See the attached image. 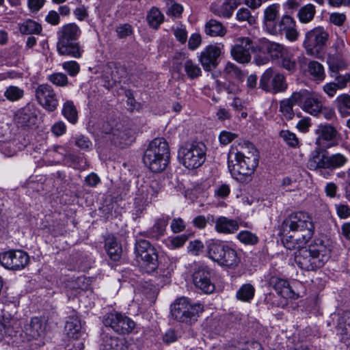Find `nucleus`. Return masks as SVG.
<instances>
[{"instance_id":"f257e3e1","label":"nucleus","mask_w":350,"mask_h":350,"mask_svg":"<svg viewBox=\"0 0 350 350\" xmlns=\"http://www.w3.org/2000/svg\"><path fill=\"white\" fill-rule=\"evenodd\" d=\"M332 241L325 237L316 239L308 247H301L295 253L298 267L307 271H315L323 267L331 256Z\"/></svg>"},{"instance_id":"f03ea898","label":"nucleus","mask_w":350,"mask_h":350,"mask_svg":"<svg viewBox=\"0 0 350 350\" xmlns=\"http://www.w3.org/2000/svg\"><path fill=\"white\" fill-rule=\"evenodd\" d=\"M240 149L232 148L230 152L234 154V160H228L229 171L233 178L244 181L254 174L259 161V153L254 146L248 141L239 144Z\"/></svg>"},{"instance_id":"7ed1b4c3","label":"nucleus","mask_w":350,"mask_h":350,"mask_svg":"<svg viewBox=\"0 0 350 350\" xmlns=\"http://www.w3.org/2000/svg\"><path fill=\"white\" fill-rule=\"evenodd\" d=\"M314 224L311 220H284L280 228V233L286 235L282 239L284 246L288 250L296 248V241L302 239L306 243L312 237Z\"/></svg>"},{"instance_id":"20e7f679","label":"nucleus","mask_w":350,"mask_h":350,"mask_svg":"<svg viewBox=\"0 0 350 350\" xmlns=\"http://www.w3.org/2000/svg\"><path fill=\"white\" fill-rule=\"evenodd\" d=\"M170 148L163 137L154 139L146 150L143 161L150 171L159 173L164 170L170 161Z\"/></svg>"},{"instance_id":"39448f33","label":"nucleus","mask_w":350,"mask_h":350,"mask_svg":"<svg viewBox=\"0 0 350 350\" xmlns=\"http://www.w3.org/2000/svg\"><path fill=\"white\" fill-rule=\"evenodd\" d=\"M81 33L80 28L75 23H68L63 25L57 31V51L59 54L79 58L83 50L76 41Z\"/></svg>"},{"instance_id":"423d86ee","label":"nucleus","mask_w":350,"mask_h":350,"mask_svg":"<svg viewBox=\"0 0 350 350\" xmlns=\"http://www.w3.org/2000/svg\"><path fill=\"white\" fill-rule=\"evenodd\" d=\"M348 161L347 155L339 152L329 154L325 148L319 146L310 153L307 167L312 171L333 170L345 166Z\"/></svg>"},{"instance_id":"0eeeda50","label":"nucleus","mask_w":350,"mask_h":350,"mask_svg":"<svg viewBox=\"0 0 350 350\" xmlns=\"http://www.w3.org/2000/svg\"><path fill=\"white\" fill-rule=\"evenodd\" d=\"M206 250L208 258L221 267L232 269L237 267L241 261L237 250L221 241H207Z\"/></svg>"},{"instance_id":"6e6552de","label":"nucleus","mask_w":350,"mask_h":350,"mask_svg":"<svg viewBox=\"0 0 350 350\" xmlns=\"http://www.w3.org/2000/svg\"><path fill=\"white\" fill-rule=\"evenodd\" d=\"M206 146L202 142L193 141L185 143L178 150V158L187 169L200 167L206 160Z\"/></svg>"},{"instance_id":"1a4fd4ad","label":"nucleus","mask_w":350,"mask_h":350,"mask_svg":"<svg viewBox=\"0 0 350 350\" xmlns=\"http://www.w3.org/2000/svg\"><path fill=\"white\" fill-rule=\"evenodd\" d=\"M204 310L201 304H191L187 298L177 299L172 306V316L180 322L192 323Z\"/></svg>"},{"instance_id":"9d476101","label":"nucleus","mask_w":350,"mask_h":350,"mask_svg":"<svg viewBox=\"0 0 350 350\" xmlns=\"http://www.w3.org/2000/svg\"><path fill=\"white\" fill-rule=\"evenodd\" d=\"M103 131L111 134V141L117 146L124 147L132 141L131 131L118 119L111 118L105 122Z\"/></svg>"},{"instance_id":"9b49d317","label":"nucleus","mask_w":350,"mask_h":350,"mask_svg":"<svg viewBox=\"0 0 350 350\" xmlns=\"http://www.w3.org/2000/svg\"><path fill=\"white\" fill-rule=\"evenodd\" d=\"M328 38V33L322 27H316L308 31L304 41V46L307 54L318 55L326 45Z\"/></svg>"},{"instance_id":"f8f14e48","label":"nucleus","mask_w":350,"mask_h":350,"mask_svg":"<svg viewBox=\"0 0 350 350\" xmlns=\"http://www.w3.org/2000/svg\"><path fill=\"white\" fill-rule=\"evenodd\" d=\"M295 101L299 102V107L305 112L317 116L323 110L321 97L314 92L301 90L297 92Z\"/></svg>"},{"instance_id":"ddd939ff","label":"nucleus","mask_w":350,"mask_h":350,"mask_svg":"<svg viewBox=\"0 0 350 350\" xmlns=\"http://www.w3.org/2000/svg\"><path fill=\"white\" fill-rule=\"evenodd\" d=\"M103 323L111 327L115 332L125 335L132 332L135 323L129 317L119 312H110L104 317Z\"/></svg>"},{"instance_id":"4468645a","label":"nucleus","mask_w":350,"mask_h":350,"mask_svg":"<svg viewBox=\"0 0 350 350\" xmlns=\"http://www.w3.org/2000/svg\"><path fill=\"white\" fill-rule=\"evenodd\" d=\"M259 85L265 92L273 94L284 92L288 87L284 76L278 72L275 73L271 68L264 72Z\"/></svg>"},{"instance_id":"2eb2a0df","label":"nucleus","mask_w":350,"mask_h":350,"mask_svg":"<svg viewBox=\"0 0 350 350\" xmlns=\"http://www.w3.org/2000/svg\"><path fill=\"white\" fill-rule=\"evenodd\" d=\"M251 52H256V48L252 40L248 37L237 38L230 49V55L233 59L243 64L251 61Z\"/></svg>"},{"instance_id":"dca6fc26","label":"nucleus","mask_w":350,"mask_h":350,"mask_svg":"<svg viewBox=\"0 0 350 350\" xmlns=\"http://www.w3.org/2000/svg\"><path fill=\"white\" fill-rule=\"evenodd\" d=\"M29 261L28 254L22 250H10L0 254V263L8 269H22Z\"/></svg>"},{"instance_id":"f3484780","label":"nucleus","mask_w":350,"mask_h":350,"mask_svg":"<svg viewBox=\"0 0 350 350\" xmlns=\"http://www.w3.org/2000/svg\"><path fill=\"white\" fill-rule=\"evenodd\" d=\"M269 33L272 35H282L284 33L286 38L291 42L296 41L299 37L295 21L293 17L287 14L282 16Z\"/></svg>"},{"instance_id":"a211bd4d","label":"nucleus","mask_w":350,"mask_h":350,"mask_svg":"<svg viewBox=\"0 0 350 350\" xmlns=\"http://www.w3.org/2000/svg\"><path fill=\"white\" fill-rule=\"evenodd\" d=\"M35 96L38 103L46 111L52 112L57 109L59 101L53 88L48 84L37 87Z\"/></svg>"},{"instance_id":"6ab92c4d","label":"nucleus","mask_w":350,"mask_h":350,"mask_svg":"<svg viewBox=\"0 0 350 350\" xmlns=\"http://www.w3.org/2000/svg\"><path fill=\"white\" fill-rule=\"evenodd\" d=\"M317 134L316 144L320 147L329 148L338 144L340 135L337 129L331 124L319 125Z\"/></svg>"},{"instance_id":"aec40b11","label":"nucleus","mask_w":350,"mask_h":350,"mask_svg":"<svg viewBox=\"0 0 350 350\" xmlns=\"http://www.w3.org/2000/svg\"><path fill=\"white\" fill-rule=\"evenodd\" d=\"M158 184L152 182L150 184L145 183L137 187L134 199V203L139 211L150 203L158 193Z\"/></svg>"},{"instance_id":"412c9836","label":"nucleus","mask_w":350,"mask_h":350,"mask_svg":"<svg viewBox=\"0 0 350 350\" xmlns=\"http://www.w3.org/2000/svg\"><path fill=\"white\" fill-rule=\"evenodd\" d=\"M223 46V44H211L202 51L200 62L205 70L210 71L217 67Z\"/></svg>"},{"instance_id":"4be33fe9","label":"nucleus","mask_w":350,"mask_h":350,"mask_svg":"<svg viewBox=\"0 0 350 350\" xmlns=\"http://www.w3.org/2000/svg\"><path fill=\"white\" fill-rule=\"evenodd\" d=\"M195 286L203 293L210 294L215 291V285L211 280V272L207 267H199L193 274Z\"/></svg>"},{"instance_id":"5701e85b","label":"nucleus","mask_w":350,"mask_h":350,"mask_svg":"<svg viewBox=\"0 0 350 350\" xmlns=\"http://www.w3.org/2000/svg\"><path fill=\"white\" fill-rule=\"evenodd\" d=\"M14 120L19 127L29 128L34 126L37 122L36 108L32 105H27L16 112Z\"/></svg>"},{"instance_id":"b1692460","label":"nucleus","mask_w":350,"mask_h":350,"mask_svg":"<svg viewBox=\"0 0 350 350\" xmlns=\"http://www.w3.org/2000/svg\"><path fill=\"white\" fill-rule=\"evenodd\" d=\"M46 330V319L44 317H33L24 327V332L31 339L42 336Z\"/></svg>"},{"instance_id":"393cba45","label":"nucleus","mask_w":350,"mask_h":350,"mask_svg":"<svg viewBox=\"0 0 350 350\" xmlns=\"http://www.w3.org/2000/svg\"><path fill=\"white\" fill-rule=\"evenodd\" d=\"M136 259L139 263L141 269L146 273L154 271L159 265L158 256L153 247L149 248L146 254Z\"/></svg>"},{"instance_id":"a878e982","label":"nucleus","mask_w":350,"mask_h":350,"mask_svg":"<svg viewBox=\"0 0 350 350\" xmlns=\"http://www.w3.org/2000/svg\"><path fill=\"white\" fill-rule=\"evenodd\" d=\"M268 284L283 297L291 298L294 296V292L292 291L288 281L285 280L277 276H271L268 280Z\"/></svg>"},{"instance_id":"bb28decb","label":"nucleus","mask_w":350,"mask_h":350,"mask_svg":"<svg viewBox=\"0 0 350 350\" xmlns=\"http://www.w3.org/2000/svg\"><path fill=\"white\" fill-rule=\"evenodd\" d=\"M279 10L280 5L276 3L269 5L264 10L263 23L268 33L277 23L276 19L279 16Z\"/></svg>"},{"instance_id":"cd10ccee","label":"nucleus","mask_w":350,"mask_h":350,"mask_svg":"<svg viewBox=\"0 0 350 350\" xmlns=\"http://www.w3.org/2000/svg\"><path fill=\"white\" fill-rule=\"evenodd\" d=\"M337 334L341 336V340L345 342L350 337V312H343L338 318L336 327Z\"/></svg>"},{"instance_id":"c85d7f7f","label":"nucleus","mask_w":350,"mask_h":350,"mask_svg":"<svg viewBox=\"0 0 350 350\" xmlns=\"http://www.w3.org/2000/svg\"><path fill=\"white\" fill-rule=\"evenodd\" d=\"M296 96H297V92H294L289 98L284 99L280 103V111L287 120H292L295 116L293 105L299 106V102L295 101Z\"/></svg>"},{"instance_id":"c756f323","label":"nucleus","mask_w":350,"mask_h":350,"mask_svg":"<svg viewBox=\"0 0 350 350\" xmlns=\"http://www.w3.org/2000/svg\"><path fill=\"white\" fill-rule=\"evenodd\" d=\"M0 326L3 328V330L0 329L1 332L3 331L4 334L12 336L19 331L21 323L14 318L7 317L3 315L0 321Z\"/></svg>"},{"instance_id":"7c9ffc66","label":"nucleus","mask_w":350,"mask_h":350,"mask_svg":"<svg viewBox=\"0 0 350 350\" xmlns=\"http://www.w3.org/2000/svg\"><path fill=\"white\" fill-rule=\"evenodd\" d=\"M205 32L212 37H223L226 33V29L221 22L211 19L205 25Z\"/></svg>"},{"instance_id":"2f4dec72","label":"nucleus","mask_w":350,"mask_h":350,"mask_svg":"<svg viewBox=\"0 0 350 350\" xmlns=\"http://www.w3.org/2000/svg\"><path fill=\"white\" fill-rule=\"evenodd\" d=\"M240 3V0H226L220 8L213 10V12L220 16L229 18Z\"/></svg>"},{"instance_id":"473e14b6","label":"nucleus","mask_w":350,"mask_h":350,"mask_svg":"<svg viewBox=\"0 0 350 350\" xmlns=\"http://www.w3.org/2000/svg\"><path fill=\"white\" fill-rule=\"evenodd\" d=\"M81 329V322L78 317H68L65 325V332L69 337L77 338L79 337Z\"/></svg>"},{"instance_id":"72a5a7b5","label":"nucleus","mask_w":350,"mask_h":350,"mask_svg":"<svg viewBox=\"0 0 350 350\" xmlns=\"http://www.w3.org/2000/svg\"><path fill=\"white\" fill-rule=\"evenodd\" d=\"M265 46L272 59H280L288 51L284 45L274 42H267Z\"/></svg>"},{"instance_id":"f704fd0d","label":"nucleus","mask_w":350,"mask_h":350,"mask_svg":"<svg viewBox=\"0 0 350 350\" xmlns=\"http://www.w3.org/2000/svg\"><path fill=\"white\" fill-rule=\"evenodd\" d=\"M238 228L237 220H216L215 222V230L219 233H234Z\"/></svg>"},{"instance_id":"c9c22d12","label":"nucleus","mask_w":350,"mask_h":350,"mask_svg":"<svg viewBox=\"0 0 350 350\" xmlns=\"http://www.w3.org/2000/svg\"><path fill=\"white\" fill-rule=\"evenodd\" d=\"M315 14V6L309 3L299 9L297 13V17L301 23H308L313 20Z\"/></svg>"},{"instance_id":"e433bc0d","label":"nucleus","mask_w":350,"mask_h":350,"mask_svg":"<svg viewBox=\"0 0 350 350\" xmlns=\"http://www.w3.org/2000/svg\"><path fill=\"white\" fill-rule=\"evenodd\" d=\"M338 112L342 117L350 116V94H342L336 100Z\"/></svg>"},{"instance_id":"4c0bfd02","label":"nucleus","mask_w":350,"mask_h":350,"mask_svg":"<svg viewBox=\"0 0 350 350\" xmlns=\"http://www.w3.org/2000/svg\"><path fill=\"white\" fill-rule=\"evenodd\" d=\"M327 64L332 72L338 74V71L345 67V63L340 53L329 54L327 57Z\"/></svg>"},{"instance_id":"58836bf2","label":"nucleus","mask_w":350,"mask_h":350,"mask_svg":"<svg viewBox=\"0 0 350 350\" xmlns=\"http://www.w3.org/2000/svg\"><path fill=\"white\" fill-rule=\"evenodd\" d=\"M254 293L255 288L252 284H245L237 291L236 296L242 301H250L254 296Z\"/></svg>"},{"instance_id":"ea45409f","label":"nucleus","mask_w":350,"mask_h":350,"mask_svg":"<svg viewBox=\"0 0 350 350\" xmlns=\"http://www.w3.org/2000/svg\"><path fill=\"white\" fill-rule=\"evenodd\" d=\"M62 114L72 124H75L77 121L78 113L73 103L70 100L64 103Z\"/></svg>"},{"instance_id":"a19ab883","label":"nucleus","mask_w":350,"mask_h":350,"mask_svg":"<svg viewBox=\"0 0 350 350\" xmlns=\"http://www.w3.org/2000/svg\"><path fill=\"white\" fill-rule=\"evenodd\" d=\"M41 31V25L32 20H28L20 26V31L23 34H38Z\"/></svg>"},{"instance_id":"79ce46f5","label":"nucleus","mask_w":350,"mask_h":350,"mask_svg":"<svg viewBox=\"0 0 350 350\" xmlns=\"http://www.w3.org/2000/svg\"><path fill=\"white\" fill-rule=\"evenodd\" d=\"M166 226L165 220L157 221L151 228L147 230V236L151 238L159 239L163 235Z\"/></svg>"},{"instance_id":"37998d69","label":"nucleus","mask_w":350,"mask_h":350,"mask_svg":"<svg viewBox=\"0 0 350 350\" xmlns=\"http://www.w3.org/2000/svg\"><path fill=\"white\" fill-rule=\"evenodd\" d=\"M147 20L152 27L157 29L163 21V16L157 8H153L148 12Z\"/></svg>"},{"instance_id":"c03bdc74","label":"nucleus","mask_w":350,"mask_h":350,"mask_svg":"<svg viewBox=\"0 0 350 350\" xmlns=\"http://www.w3.org/2000/svg\"><path fill=\"white\" fill-rule=\"evenodd\" d=\"M224 72L226 75L242 81L245 75L243 72L234 63L228 62L224 68Z\"/></svg>"},{"instance_id":"a18cd8bd","label":"nucleus","mask_w":350,"mask_h":350,"mask_svg":"<svg viewBox=\"0 0 350 350\" xmlns=\"http://www.w3.org/2000/svg\"><path fill=\"white\" fill-rule=\"evenodd\" d=\"M184 69L188 77L191 79H194L201 75L200 68L190 59L185 62Z\"/></svg>"},{"instance_id":"49530a36","label":"nucleus","mask_w":350,"mask_h":350,"mask_svg":"<svg viewBox=\"0 0 350 350\" xmlns=\"http://www.w3.org/2000/svg\"><path fill=\"white\" fill-rule=\"evenodd\" d=\"M282 66L291 72H293L296 70L297 64L293 58V54L289 50L286 52L280 58Z\"/></svg>"},{"instance_id":"de8ad7c7","label":"nucleus","mask_w":350,"mask_h":350,"mask_svg":"<svg viewBox=\"0 0 350 350\" xmlns=\"http://www.w3.org/2000/svg\"><path fill=\"white\" fill-rule=\"evenodd\" d=\"M24 91L23 89L11 85L8 87L4 92V96L10 101H16L23 97Z\"/></svg>"},{"instance_id":"09e8293b","label":"nucleus","mask_w":350,"mask_h":350,"mask_svg":"<svg viewBox=\"0 0 350 350\" xmlns=\"http://www.w3.org/2000/svg\"><path fill=\"white\" fill-rule=\"evenodd\" d=\"M237 237L239 241L245 245H254L258 242V237L248 230L241 231Z\"/></svg>"},{"instance_id":"8fccbe9b","label":"nucleus","mask_w":350,"mask_h":350,"mask_svg":"<svg viewBox=\"0 0 350 350\" xmlns=\"http://www.w3.org/2000/svg\"><path fill=\"white\" fill-rule=\"evenodd\" d=\"M236 18L239 22H247L250 25L256 23L255 17L252 16L250 11L245 8H241L237 11Z\"/></svg>"},{"instance_id":"3c124183","label":"nucleus","mask_w":350,"mask_h":350,"mask_svg":"<svg viewBox=\"0 0 350 350\" xmlns=\"http://www.w3.org/2000/svg\"><path fill=\"white\" fill-rule=\"evenodd\" d=\"M309 72L317 79L323 80L324 78V69L323 66L315 61L310 62L308 65Z\"/></svg>"},{"instance_id":"603ef678","label":"nucleus","mask_w":350,"mask_h":350,"mask_svg":"<svg viewBox=\"0 0 350 350\" xmlns=\"http://www.w3.org/2000/svg\"><path fill=\"white\" fill-rule=\"evenodd\" d=\"M48 79L53 84L59 87H64L68 84L67 76L62 72L53 73L49 76Z\"/></svg>"},{"instance_id":"864d4df0","label":"nucleus","mask_w":350,"mask_h":350,"mask_svg":"<svg viewBox=\"0 0 350 350\" xmlns=\"http://www.w3.org/2000/svg\"><path fill=\"white\" fill-rule=\"evenodd\" d=\"M280 137L288 144L289 146L295 148L298 146L299 140L295 133L290 132L288 130L282 131L280 133Z\"/></svg>"},{"instance_id":"5fc2aeb1","label":"nucleus","mask_w":350,"mask_h":350,"mask_svg":"<svg viewBox=\"0 0 350 350\" xmlns=\"http://www.w3.org/2000/svg\"><path fill=\"white\" fill-rule=\"evenodd\" d=\"M152 246L150 243L144 239L137 241L135 245V254L136 258L140 257L144 254H146L149 248H152Z\"/></svg>"},{"instance_id":"6e6d98bb","label":"nucleus","mask_w":350,"mask_h":350,"mask_svg":"<svg viewBox=\"0 0 350 350\" xmlns=\"http://www.w3.org/2000/svg\"><path fill=\"white\" fill-rule=\"evenodd\" d=\"M62 67L71 77L76 76L80 70V66L75 61L66 62L62 64Z\"/></svg>"},{"instance_id":"4d7b16f0","label":"nucleus","mask_w":350,"mask_h":350,"mask_svg":"<svg viewBox=\"0 0 350 350\" xmlns=\"http://www.w3.org/2000/svg\"><path fill=\"white\" fill-rule=\"evenodd\" d=\"M189 235H191V234H183L181 235L172 237L170 240L171 247L173 249L182 247L189 239Z\"/></svg>"},{"instance_id":"13d9d810","label":"nucleus","mask_w":350,"mask_h":350,"mask_svg":"<svg viewBox=\"0 0 350 350\" xmlns=\"http://www.w3.org/2000/svg\"><path fill=\"white\" fill-rule=\"evenodd\" d=\"M116 31L120 38H123L132 34L133 28L129 24H122L116 27Z\"/></svg>"},{"instance_id":"bf43d9fd","label":"nucleus","mask_w":350,"mask_h":350,"mask_svg":"<svg viewBox=\"0 0 350 350\" xmlns=\"http://www.w3.org/2000/svg\"><path fill=\"white\" fill-rule=\"evenodd\" d=\"M329 21L336 26H342L346 21V16L343 13L334 12L329 15Z\"/></svg>"},{"instance_id":"052dcab7","label":"nucleus","mask_w":350,"mask_h":350,"mask_svg":"<svg viewBox=\"0 0 350 350\" xmlns=\"http://www.w3.org/2000/svg\"><path fill=\"white\" fill-rule=\"evenodd\" d=\"M106 251L111 260L116 261L120 258L122 254V247L120 245H116L114 247L106 249Z\"/></svg>"},{"instance_id":"680f3d73","label":"nucleus","mask_w":350,"mask_h":350,"mask_svg":"<svg viewBox=\"0 0 350 350\" xmlns=\"http://www.w3.org/2000/svg\"><path fill=\"white\" fill-rule=\"evenodd\" d=\"M236 137H237V134L224 131L221 132L219 136V139L221 144L227 145Z\"/></svg>"},{"instance_id":"e2e57ef3","label":"nucleus","mask_w":350,"mask_h":350,"mask_svg":"<svg viewBox=\"0 0 350 350\" xmlns=\"http://www.w3.org/2000/svg\"><path fill=\"white\" fill-rule=\"evenodd\" d=\"M230 192L229 186L226 184H222L215 189V196L220 198H225L229 196Z\"/></svg>"},{"instance_id":"0e129e2a","label":"nucleus","mask_w":350,"mask_h":350,"mask_svg":"<svg viewBox=\"0 0 350 350\" xmlns=\"http://www.w3.org/2000/svg\"><path fill=\"white\" fill-rule=\"evenodd\" d=\"M75 144L81 149L84 150H88L92 146V143L89 140V139L83 135H81L77 137Z\"/></svg>"},{"instance_id":"69168bd1","label":"nucleus","mask_w":350,"mask_h":350,"mask_svg":"<svg viewBox=\"0 0 350 350\" xmlns=\"http://www.w3.org/2000/svg\"><path fill=\"white\" fill-rule=\"evenodd\" d=\"M203 248V243L199 240L191 241L187 247L189 252L198 255L199 252Z\"/></svg>"},{"instance_id":"338daca9","label":"nucleus","mask_w":350,"mask_h":350,"mask_svg":"<svg viewBox=\"0 0 350 350\" xmlns=\"http://www.w3.org/2000/svg\"><path fill=\"white\" fill-rule=\"evenodd\" d=\"M66 130V126L65 124L62 122H57L54 124L51 128L52 133L56 136H60L63 135Z\"/></svg>"},{"instance_id":"774afa93","label":"nucleus","mask_w":350,"mask_h":350,"mask_svg":"<svg viewBox=\"0 0 350 350\" xmlns=\"http://www.w3.org/2000/svg\"><path fill=\"white\" fill-rule=\"evenodd\" d=\"M336 211L338 215L342 219L350 216V208L347 205L339 204L336 206Z\"/></svg>"}]
</instances>
